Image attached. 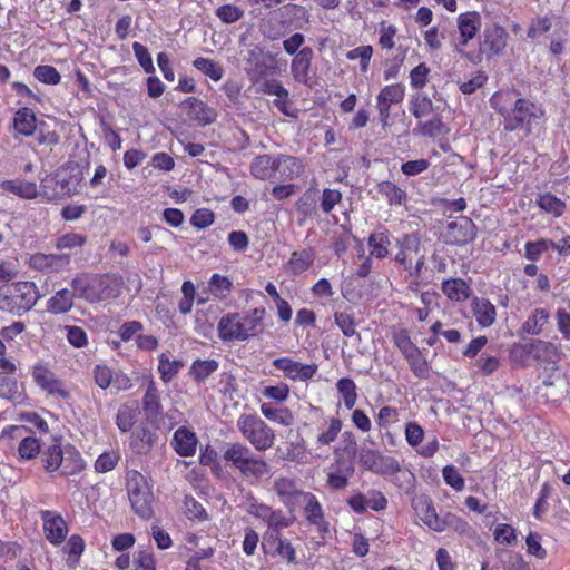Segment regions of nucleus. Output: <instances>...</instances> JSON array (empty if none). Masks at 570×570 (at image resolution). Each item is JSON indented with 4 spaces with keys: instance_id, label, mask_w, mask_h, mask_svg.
Masks as SVG:
<instances>
[{
    "instance_id": "1",
    "label": "nucleus",
    "mask_w": 570,
    "mask_h": 570,
    "mask_svg": "<svg viewBox=\"0 0 570 570\" xmlns=\"http://www.w3.org/2000/svg\"><path fill=\"white\" fill-rule=\"evenodd\" d=\"M513 92H495L490 104L503 117L505 131L523 130L525 136L532 131V122L542 116V111L525 98L513 100Z\"/></svg>"
},
{
    "instance_id": "2",
    "label": "nucleus",
    "mask_w": 570,
    "mask_h": 570,
    "mask_svg": "<svg viewBox=\"0 0 570 570\" xmlns=\"http://www.w3.org/2000/svg\"><path fill=\"white\" fill-rule=\"evenodd\" d=\"M264 307H256L248 313H228L218 322V336L224 342L246 341L264 330Z\"/></svg>"
},
{
    "instance_id": "3",
    "label": "nucleus",
    "mask_w": 570,
    "mask_h": 570,
    "mask_svg": "<svg viewBox=\"0 0 570 570\" xmlns=\"http://www.w3.org/2000/svg\"><path fill=\"white\" fill-rule=\"evenodd\" d=\"M242 436L258 452L273 448L275 431L257 414H242L236 422Z\"/></svg>"
},
{
    "instance_id": "4",
    "label": "nucleus",
    "mask_w": 570,
    "mask_h": 570,
    "mask_svg": "<svg viewBox=\"0 0 570 570\" xmlns=\"http://www.w3.org/2000/svg\"><path fill=\"white\" fill-rule=\"evenodd\" d=\"M39 298L37 287L32 282H18L8 288L4 297L6 304L2 308L9 309L11 313L21 315L30 311Z\"/></svg>"
},
{
    "instance_id": "5",
    "label": "nucleus",
    "mask_w": 570,
    "mask_h": 570,
    "mask_svg": "<svg viewBox=\"0 0 570 570\" xmlns=\"http://www.w3.org/2000/svg\"><path fill=\"white\" fill-rule=\"evenodd\" d=\"M476 232V226L471 218L460 216L446 224L441 236L448 245L463 246L475 239Z\"/></svg>"
},
{
    "instance_id": "6",
    "label": "nucleus",
    "mask_w": 570,
    "mask_h": 570,
    "mask_svg": "<svg viewBox=\"0 0 570 570\" xmlns=\"http://www.w3.org/2000/svg\"><path fill=\"white\" fill-rule=\"evenodd\" d=\"M362 465L379 475H394L401 471L399 461L392 456H386L376 450L363 449L360 453Z\"/></svg>"
},
{
    "instance_id": "7",
    "label": "nucleus",
    "mask_w": 570,
    "mask_h": 570,
    "mask_svg": "<svg viewBox=\"0 0 570 570\" xmlns=\"http://www.w3.org/2000/svg\"><path fill=\"white\" fill-rule=\"evenodd\" d=\"M273 490L289 512H294L297 509V503L306 492L298 487V482L295 479L286 476L276 478L273 483Z\"/></svg>"
},
{
    "instance_id": "8",
    "label": "nucleus",
    "mask_w": 570,
    "mask_h": 570,
    "mask_svg": "<svg viewBox=\"0 0 570 570\" xmlns=\"http://www.w3.org/2000/svg\"><path fill=\"white\" fill-rule=\"evenodd\" d=\"M298 508L303 510L306 522L309 525L316 527L322 533L328 532L330 524L325 520L324 509L315 494L306 491L297 503Z\"/></svg>"
},
{
    "instance_id": "9",
    "label": "nucleus",
    "mask_w": 570,
    "mask_h": 570,
    "mask_svg": "<svg viewBox=\"0 0 570 570\" xmlns=\"http://www.w3.org/2000/svg\"><path fill=\"white\" fill-rule=\"evenodd\" d=\"M40 188L48 199L63 198L70 196L76 190V187L71 186L70 178L67 177L65 171H57L53 175L46 176L41 180Z\"/></svg>"
},
{
    "instance_id": "10",
    "label": "nucleus",
    "mask_w": 570,
    "mask_h": 570,
    "mask_svg": "<svg viewBox=\"0 0 570 570\" xmlns=\"http://www.w3.org/2000/svg\"><path fill=\"white\" fill-rule=\"evenodd\" d=\"M405 88L402 83L385 86L376 97L379 117L383 126L387 125L391 106L403 101Z\"/></svg>"
},
{
    "instance_id": "11",
    "label": "nucleus",
    "mask_w": 570,
    "mask_h": 570,
    "mask_svg": "<svg viewBox=\"0 0 570 570\" xmlns=\"http://www.w3.org/2000/svg\"><path fill=\"white\" fill-rule=\"evenodd\" d=\"M273 366L293 381H308L317 371L316 364H302L289 357H281L273 361Z\"/></svg>"
},
{
    "instance_id": "12",
    "label": "nucleus",
    "mask_w": 570,
    "mask_h": 570,
    "mask_svg": "<svg viewBox=\"0 0 570 570\" xmlns=\"http://www.w3.org/2000/svg\"><path fill=\"white\" fill-rule=\"evenodd\" d=\"M28 265L30 268L43 273L59 272L69 267L70 255L36 253L30 255Z\"/></svg>"
},
{
    "instance_id": "13",
    "label": "nucleus",
    "mask_w": 570,
    "mask_h": 570,
    "mask_svg": "<svg viewBox=\"0 0 570 570\" xmlns=\"http://www.w3.org/2000/svg\"><path fill=\"white\" fill-rule=\"evenodd\" d=\"M41 519L43 521V531L46 539L58 546L62 543L68 534V527L65 519L53 511H42Z\"/></svg>"
},
{
    "instance_id": "14",
    "label": "nucleus",
    "mask_w": 570,
    "mask_h": 570,
    "mask_svg": "<svg viewBox=\"0 0 570 570\" xmlns=\"http://www.w3.org/2000/svg\"><path fill=\"white\" fill-rule=\"evenodd\" d=\"M183 106L187 109L188 118L199 126H207L216 121L217 112L215 109L196 97L186 98Z\"/></svg>"
},
{
    "instance_id": "15",
    "label": "nucleus",
    "mask_w": 570,
    "mask_h": 570,
    "mask_svg": "<svg viewBox=\"0 0 570 570\" xmlns=\"http://www.w3.org/2000/svg\"><path fill=\"white\" fill-rule=\"evenodd\" d=\"M507 37L504 28L497 24L487 27L483 31L481 51L488 52L489 56L500 55L507 46Z\"/></svg>"
},
{
    "instance_id": "16",
    "label": "nucleus",
    "mask_w": 570,
    "mask_h": 570,
    "mask_svg": "<svg viewBox=\"0 0 570 570\" xmlns=\"http://www.w3.org/2000/svg\"><path fill=\"white\" fill-rule=\"evenodd\" d=\"M314 51L311 47L302 48L293 58L291 62V73L293 78L299 82L307 85L309 81V70Z\"/></svg>"
},
{
    "instance_id": "17",
    "label": "nucleus",
    "mask_w": 570,
    "mask_h": 570,
    "mask_svg": "<svg viewBox=\"0 0 570 570\" xmlns=\"http://www.w3.org/2000/svg\"><path fill=\"white\" fill-rule=\"evenodd\" d=\"M32 376L35 382L48 393L58 394L62 399L70 397V392L62 387L61 382L47 367L42 365L35 366Z\"/></svg>"
},
{
    "instance_id": "18",
    "label": "nucleus",
    "mask_w": 570,
    "mask_h": 570,
    "mask_svg": "<svg viewBox=\"0 0 570 570\" xmlns=\"http://www.w3.org/2000/svg\"><path fill=\"white\" fill-rule=\"evenodd\" d=\"M238 470L244 478L261 479L269 472L267 462L250 451L246 456L237 462L234 468Z\"/></svg>"
},
{
    "instance_id": "19",
    "label": "nucleus",
    "mask_w": 570,
    "mask_h": 570,
    "mask_svg": "<svg viewBox=\"0 0 570 570\" xmlns=\"http://www.w3.org/2000/svg\"><path fill=\"white\" fill-rule=\"evenodd\" d=\"M304 164L294 156L279 154L276 156V174L279 180H292L298 178L304 173Z\"/></svg>"
},
{
    "instance_id": "20",
    "label": "nucleus",
    "mask_w": 570,
    "mask_h": 570,
    "mask_svg": "<svg viewBox=\"0 0 570 570\" xmlns=\"http://www.w3.org/2000/svg\"><path fill=\"white\" fill-rule=\"evenodd\" d=\"M412 505L420 519L433 531L440 524V518L435 511L432 500L428 495H420L412 501Z\"/></svg>"
},
{
    "instance_id": "21",
    "label": "nucleus",
    "mask_w": 570,
    "mask_h": 570,
    "mask_svg": "<svg viewBox=\"0 0 570 570\" xmlns=\"http://www.w3.org/2000/svg\"><path fill=\"white\" fill-rule=\"evenodd\" d=\"M399 252L395 255V262L403 267H410L411 254L420 252L421 239L417 234L411 233L403 235L397 239Z\"/></svg>"
},
{
    "instance_id": "22",
    "label": "nucleus",
    "mask_w": 570,
    "mask_h": 570,
    "mask_svg": "<svg viewBox=\"0 0 570 570\" xmlns=\"http://www.w3.org/2000/svg\"><path fill=\"white\" fill-rule=\"evenodd\" d=\"M171 444L180 456H191L196 452L197 438L194 432L183 426L174 433Z\"/></svg>"
},
{
    "instance_id": "23",
    "label": "nucleus",
    "mask_w": 570,
    "mask_h": 570,
    "mask_svg": "<svg viewBox=\"0 0 570 570\" xmlns=\"http://www.w3.org/2000/svg\"><path fill=\"white\" fill-rule=\"evenodd\" d=\"M250 174L261 180L276 177V157L264 154L256 156L250 163Z\"/></svg>"
},
{
    "instance_id": "24",
    "label": "nucleus",
    "mask_w": 570,
    "mask_h": 570,
    "mask_svg": "<svg viewBox=\"0 0 570 570\" xmlns=\"http://www.w3.org/2000/svg\"><path fill=\"white\" fill-rule=\"evenodd\" d=\"M472 312L481 327H489L495 322V307L487 298L474 297L472 301Z\"/></svg>"
},
{
    "instance_id": "25",
    "label": "nucleus",
    "mask_w": 570,
    "mask_h": 570,
    "mask_svg": "<svg viewBox=\"0 0 570 570\" xmlns=\"http://www.w3.org/2000/svg\"><path fill=\"white\" fill-rule=\"evenodd\" d=\"M315 261V250L312 247L302 250H295L291 254L287 262V269L293 275H301L313 265Z\"/></svg>"
},
{
    "instance_id": "26",
    "label": "nucleus",
    "mask_w": 570,
    "mask_h": 570,
    "mask_svg": "<svg viewBox=\"0 0 570 570\" xmlns=\"http://www.w3.org/2000/svg\"><path fill=\"white\" fill-rule=\"evenodd\" d=\"M75 293L69 288L59 289L47 301V311L59 315L68 313L73 306Z\"/></svg>"
},
{
    "instance_id": "27",
    "label": "nucleus",
    "mask_w": 570,
    "mask_h": 570,
    "mask_svg": "<svg viewBox=\"0 0 570 570\" xmlns=\"http://www.w3.org/2000/svg\"><path fill=\"white\" fill-rule=\"evenodd\" d=\"M156 440L154 431L147 426H139L131 435L130 446L136 453L146 454L153 449Z\"/></svg>"
},
{
    "instance_id": "28",
    "label": "nucleus",
    "mask_w": 570,
    "mask_h": 570,
    "mask_svg": "<svg viewBox=\"0 0 570 570\" xmlns=\"http://www.w3.org/2000/svg\"><path fill=\"white\" fill-rule=\"evenodd\" d=\"M0 187L8 193H11L23 199H35L38 196V187L36 183L13 179L4 180L0 184Z\"/></svg>"
},
{
    "instance_id": "29",
    "label": "nucleus",
    "mask_w": 570,
    "mask_h": 570,
    "mask_svg": "<svg viewBox=\"0 0 570 570\" xmlns=\"http://www.w3.org/2000/svg\"><path fill=\"white\" fill-rule=\"evenodd\" d=\"M481 27V16L476 11L461 13L458 17L460 37L472 40Z\"/></svg>"
},
{
    "instance_id": "30",
    "label": "nucleus",
    "mask_w": 570,
    "mask_h": 570,
    "mask_svg": "<svg viewBox=\"0 0 570 570\" xmlns=\"http://www.w3.org/2000/svg\"><path fill=\"white\" fill-rule=\"evenodd\" d=\"M13 128L23 136H31L37 128L35 112L28 107L20 108L14 114Z\"/></svg>"
},
{
    "instance_id": "31",
    "label": "nucleus",
    "mask_w": 570,
    "mask_h": 570,
    "mask_svg": "<svg viewBox=\"0 0 570 570\" xmlns=\"http://www.w3.org/2000/svg\"><path fill=\"white\" fill-rule=\"evenodd\" d=\"M376 189L387 199L390 206H402L407 200L406 191L392 181H381L376 185Z\"/></svg>"
},
{
    "instance_id": "32",
    "label": "nucleus",
    "mask_w": 570,
    "mask_h": 570,
    "mask_svg": "<svg viewBox=\"0 0 570 570\" xmlns=\"http://www.w3.org/2000/svg\"><path fill=\"white\" fill-rule=\"evenodd\" d=\"M129 500L135 513L138 514L140 518L148 520L153 517L154 495L151 490L145 492L142 491L136 494H130Z\"/></svg>"
},
{
    "instance_id": "33",
    "label": "nucleus",
    "mask_w": 570,
    "mask_h": 570,
    "mask_svg": "<svg viewBox=\"0 0 570 570\" xmlns=\"http://www.w3.org/2000/svg\"><path fill=\"white\" fill-rule=\"evenodd\" d=\"M442 291L449 299L455 302H464L469 298L471 288L463 279L451 278L444 281L442 284Z\"/></svg>"
},
{
    "instance_id": "34",
    "label": "nucleus",
    "mask_w": 570,
    "mask_h": 570,
    "mask_svg": "<svg viewBox=\"0 0 570 570\" xmlns=\"http://www.w3.org/2000/svg\"><path fill=\"white\" fill-rule=\"evenodd\" d=\"M439 527L440 528L435 530L436 532H443L448 529H451L461 535L468 537H470L472 532V528L465 520L451 512H448L440 518Z\"/></svg>"
},
{
    "instance_id": "35",
    "label": "nucleus",
    "mask_w": 570,
    "mask_h": 570,
    "mask_svg": "<svg viewBox=\"0 0 570 570\" xmlns=\"http://www.w3.org/2000/svg\"><path fill=\"white\" fill-rule=\"evenodd\" d=\"M85 461L77 450L72 446L65 450L63 463L60 466L62 475L69 476L80 473L85 469Z\"/></svg>"
},
{
    "instance_id": "36",
    "label": "nucleus",
    "mask_w": 570,
    "mask_h": 570,
    "mask_svg": "<svg viewBox=\"0 0 570 570\" xmlns=\"http://www.w3.org/2000/svg\"><path fill=\"white\" fill-rule=\"evenodd\" d=\"M218 362L216 360H200L197 358L193 362L189 368V375L197 383L205 382L214 372L218 370Z\"/></svg>"
},
{
    "instance_id": "37",
    "label": "nucleus",
    "mask_w": 570,
    "mask_h": 570,
    "mask_svg": "<svg viewBox=\"0 0 570 570\" xmlns=\"http://www.w3.org/2000/svg\"><path fill=\"white\" fill-rule=\"evenodd\" d=\"M63 452L59 444H51L41 452V461L46 472H56L62 465Z\"/></svg>"
},
{
    "instance_id": "38",
    "label": "nucleus",
    "mask_w": 570,
    "mask_h": 570,
    "mask_svg": "<svg viewBox=\"0 0 570 570\" xmlns=\"http://www.w3.org/2000/svg\"><path fill=\"white\" fill-rule=\"evenodd\" d=\"M262 414L272 422L288 426L293 423L294 416L287 407H275L272 403H262Z\"/></svg>"
},
{
    "instance_id": "39",
    "label": "nucleus",
    "mask_w": 570,
    "mask_h": 570,
    "mask_svg": "<svg viewBox=\"0 0 570 570\" xmlns=\"http://www.w3.org/2000/svg\"><path fill=\"white\" fill-rule=\"evenodd\" d=\"M535 203L543 212L554 217H560L566 210V203L551 193L540 194Z\"/></svg>"
},
{
    "instance_id": "40",
    "label": "nucleus",
    "mask_w": 570,
    "mask_h": 570,
    "mask_svg": "<svg viewBox=\"0 0 570 570\" xmlns=\"http://www.w3.org/2000/svg\"><path fill=\"white\" fill-rule=\"evenodd\" d=\"M393 342L396 347L401 351L404 358H413L419 354V347L412 342L410 333L406 328H401L393 333Z\"/></svg>"
},
{
    "instance_id": "41",
    "label": "nucleus",
    "mask_w": 570,
    "mask_h": 570,
    "mask_svg": "<svg viewBox=\"0 0 570 570\" xmlns=\"http://www.w3.org/2000/svg\"><path fill=\"white\" fill-rule=\"evenodd\" d=\"M549 313L544 308H535L528 320L522 324V331L538 335L542 332L543 326L548 323Z\"/></svg>"
},
{
    "instance_id": "42",
    "label": "nucleus",
    "mask_w": 570,
    "mask_h": 570,
    "mask_svg": "<svg viewBox=\"0 0 570 570\" xmlns=\"http://www.w3.org/2000/svg\"><path fill=\"white\" fill-rule=\"evenodd\" d=\"M193 66L214 81H219L224 76L222 65L208 58L198 57L193 61Z\"/></svg>"
},
{
    "instance_id": "43",
    "label": "nucleus",
    "mask_w": 570,
    "mask_h": 570,
    "mask_svg": "<svg viewBox=\"0 0 570 570\" xmlns=\"http://www.w3.org/2000/svg\"><path fill=\"white\" fill-rule=\"evenodd\" d=\"M524 351L535 358L550 360L558 354V347L550 342L535 341L524 346Z\"/></svg>"
},
{
    "instance_id": "44",
    "label": "nucleus",
    "mask_w": 570,
    "mask_h": 570,
    "mask_svg": "<svg viewBox=\"0 0 570 570\" xmlns=\"http://www.w3.org/2000/svg\"><path fill=\"white\" fill-rule=\"evenodd\" d=\"M337 392L342 395L344 405L351 410L357 401L356 385L350 377L340 379L336 383Z\"/></svg>"
},
{
    "instance_id": "45",
    "label": "nucleus",
    "mask_w": 570,
    "mask_h": 570,
    "mask_svg": "<svg viewBox=\"0 0 570 570\" xmlns=\"http://www.w3.org/2000/svg\"><path fill=\"white\" fill-rule=\"evenodd\" d=\"M252 450L240 442H228L225 444L223 459L232 466L235 468L237 462L246 456Z\"/></svg>"
},
{
    "instance_id": "46",
    "label": "nucleus",
    "mask_w": 570,
    "mask_h": 570,
    "mask_svg": "<svg viewBox=\"0 0 570 570\" xmlns=\"http://www.w3.org/2000/svg\"><path fill=\"white\" fill-rule=\"evenodd\" d=\"M183 367L184 362L180 360L170 361L166 354L159 356L158 371L165 383L170 382Z\"/></svg>"
},
{
    "instance_id": "47",
    "label": "nucleus",
    "mask_w": 570,
    "mask_h": 570,
    "mask_svg": "<svg viewBox=\"0 0 570 570\" xmlns=\"http://www.w3.org/2000/svg\"><path fill=\"white\" fill-rule=\"evenodd\" d=\"M410 105L412 115L417 119L431 114L434 109L432 100L426 95L420 92L412 96Z\"/></svg>"
},
{
    "instance_id": "48",
    "label": "nucleus",
    "mask_w": 570,
    "mask_h": 570,
    "mask_svg": "<svg viewBox=\"0 0 570 570\" xmlns=\"http://www.w3.org/2000/svg\"><path fill=\"white\" fill-rule=\"evenodd\" d=\"M419 132L429 138L443 135L448 131L445 124L442 121L441 116L435 115L428 121H420L417 124Z\"/></svg>"
},
{
    "instance_id": "49",
    "label": "nucleus",
    "mask_w": 570,
    "mask_h": 570,
    "mask_svg": "<svg viewBox=\"0 0 570 570\" xmlns=\"http://www.w3.org/2000/svg\"><path fill=\"white\" fill-rule=\"evenodd\" d=\"M389 236L385 232L373 233L368 237V246L372 248L371 255L377 258H384L389 255Z\"/></svg>"
},
{
    "instance_id": "50",
    "label": "nucleus",
    "mask_w": 570,
    "mask_h": 570,
    "mask_svg": "<svg viewBox=\"0 0 570 570\" xmlns=\"http://www.w3.org/2000/svg\"><path fill=\"white\" fill-rule=\"evenodd\" d=\"M142 407L148 415H158L160 413L159 392L153 381L147 386L142 399Z\"/></svg>"
},
{
    "instance_id": "51",
    "label": "nucleus",
    "mask_w": 570,
    "mask_h": 570,
    "mask_svg": "<svg viewBox=\"0 0 570 570\" xmlns=\"http://www.w3.org/2000/svg\"><path fill=\"white\" fill-rule=\"evenodd\" d=\"M184 508L185 514L188 519L200 522L208 520V514L205 508L193 495H185Z\"/></svg>"
},
{
    "instance_id": "52",
    "label": "nucleus",
    "mask_w": 570,
    "mask_h": 570,
    "mask_svg": "<svg viewBox=\"0 0 570 570\" xmlns=\"http://www.w3.org/2000/svg\"><path fill=\"white\" fill-rule=\"evenodd\" d=\"M87 242V237L77 233H67L56 239V248L58 250H72L81 248Z\"/></svg>"
},
{
    "instance_id": "53",
    "label": "nucleus",
    "mask_w": 570,
    "mask_h": 570,
    "mask_svg": "<svg viewBox=\"0 0 570 570\" xmlns=\"http://www.w3.org/2000/svg\"><path fill=\"white\" fill-rule=\"evenodd\" d=\"M334 323L342 331L344 336L352 337L357 335L360 337V335L356 333V322L352 314L346 312H335Z\"/></svg>"
},
{
    "instance_id": "54",
    "label": "nucleus",
    "mask_w": 570,
    "mask_h": 570,
    "mask_svg": "<svg viewBox=\"0 0 570 570\" xmlns=\"http://www.w3.org/2000/svg\"><path fill=\"white\" fill-rule=\"evenodd\" d=\"M551 246H553V240L541 238L537 242H527L524 249V256L532 262H535L540 258V256L550 250Z\"/></svg>"
},
{
    "instance_id": "55",
    "label": "nucleus",
    "mask_w": 570,
    "mask_h": 570,
    "mask_svg": "<svg viewBox=\"0 0 570 570\" xmlns=\"http://www.w3.org/2000/svg\"><path fill=\"white\" fill-rule=\"evenodd\" d=\"M128 495L149 491L150 488L146 478L136 470H130L126 476Z\"/></svg>"
},
{
    "instance_id": "56",
    "label": "nucleus",
    "mask_w": 570,
    "mask_h": 570,
    "mask_svg": "<svg viewBox=\"0 0 570 570\" xmlns=\"http://www.w3.org/2000/svg\"><path fill=\"white\" fill-rule=\"evenodd\" d=\"M33 76L37 80L47 85H58L61 80L58 70L50 65L37 66L33 70Z\"/></svg>"
},
{
    "instance_id": "57",
    "label": "nucleus",
    "mask_w": 570,
    "mask_h": 570,
    "mask_svg": "<svg viewBox=\"0 0 570 570\" xmlns=\"http://www.w3.org/2000/svg\"><path fill=\"white\" fill-rule=\"evenodd\" d=\"M342 421L337 417L328 420V428L320 433L316 439L318 445H328L334 442L342 430Z\"/></svg>"
},
{
    "instance_id": "58",
    "label": "nucleus",
    "mask_w": 570,
    "mask_h": 570,
    "mask_svg": "<svg viewBox=\"0 0 570 570\" xmlns=\"http://www.w3.org/2000/svg\"><path fill=\"white\" fill-rule=\"evenodd\" d=\"M18 452L21 459L30 460L40 453V442L35 436L26 435L20 441Z\"/></svg>"
},
{
    "instance_id": "59",
    "label": "nucleus",
    "mask_w": 570,
    "mask_h": 570,
    "mask_svg": "<svg viewBox=\"0 0 570 570\" xmlns=\"http://www.w3.org/2000/svg\"><path fill=\"white\" fill-rule=\"evenodd\" d=\"M119 460H120V455L117 452H115V451L104 452L97 458V460L95 462V470L98 473L110 472L116 468Z\"/></svg>"
},
{
    "instance_id": "60",
    "label": "nucleus",
    "mask_w": 570,
    "mask_h": 570,
    "mask_svg": "<svg viewBox=\"0 0 570 570\" xmlns=\"http://www.w3.org/2000/svg\"><path fill=\"white\" fill-rule=\"evenodd\" d=\"M136 420V411L127 405L121 406L118 410L116 416V424L121 432H129Z\"/></svg>"
},
{
    "instance_id": "61",
    "label": "nucleus",
    "mask_w": 570,
    "mask_h": 570,
    "mask_svg": "<svg viewBox=\"0 0 570 570\" xmlns=\"http://www.w3.org/2000/svg\"><path fill=\"white\" fill-rule=\"evenodd\" d=\"M215 220V214L208 208H199L190 217V224L197 229L209 227Z\"/></svg>"
},
{
    "instance_id": "62",
    "label": "nucleus",
    "mask_w": 570,
    "mask_h": 570,
    "mask_svg": "<svg viewBox=\"0 0 570 570\" xmlns=\"http://www.w3.org/2000/svg\"><path fill=\"white\" fill-rule=\"evenodd\" d=\"M216 16L225 23H234L244 16V11L237 6L224 4L216 9Z\"/></svg>"
},
{
    "instance_id": "63",
    "label": "nucleus",
    "mask_w": 570,
    "mask_h": 570,
    "mask_svg": "<svg viewBox=\"0 0 570 570\" xmlns=\"http://www.w3.org/2000/svg\"><path fill=\"white\" fill-rule=\"evenodd\" d=\"M444 482L456 491L464 489L465 482L459 470L453 465H446L442 470Z\"/></svg>"
},
{
    "instance_id": "64",
    "label": "nucleus",
    "mask_w": 570,
    "mask_h": 570,
    "mask_svg": "<svg viewBox=\"0 0 570 570\" xmlns=\"http://www.w3.org/2000/svg\"><path fill=\"white\" fill-rule=\"evenodd\" d=\"M132 50H134L135 57L137 58V60H138L139 65L142 67V69L147 73H153L155 71V67H154L153 59H151V56H150L148 49L139 42H134Z\"/></svg>"
}]
</instances>
